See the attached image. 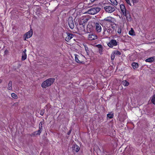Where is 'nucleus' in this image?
<instances>
[{"instance_id":"1","label":"nucleus","mask_w":155,"mask_h":155,"mask_svg":"<svg viewBox=\"0 0 155 155\" xmlns=\"http://www.w3.org/2000/svg\"><path fill=\"white\" fill-rule=\"evenodd\" d=\"M54 80L55 79L53 78H48L42 83L41 86L43 88H46L52 84L54 82Z\"/></svg>"},{"instance_id":"2","label":"nucleus","mask_w":155,"mask_h":155,"mask_svg":"<svg viewBox=\"0 0 155 155\" xmlns=\"http://www.w3.org/2000/svg\"><path fill=\"white\" fill-rule=\"evenodd\" d=\"M101 8L99 7L93 8L89 9L87 13L89 14L94 15L98 12L100 10Z\"/></svg>"},{"instance_id":"3","label":"nucleus","mask_w":155,"mask_h":155,"mask_svg":"<svg viewBox=\"0 0 155 155\" xmlns=\"http://www.w3.org/2000/svg\"><path fill=\"white\" fill-rule=\"evenodd\" d=\"M104 9L106 12L110 13L115 11L116 7L114 6H104Z\"/></svg>"},{"instance_id":"4","label":"nucleus","mask_w":155,"mask_h":155,"mask_svg":"<svg viewBox=\"0 0 155 155\" xmlns=\"http://www.w3.org/2000/svg\"><path fill=\"white\" fill-rule=\"evenodd\" d=\"M121 11V14L124 16L127 17V11L126 10L125 5L123 4H121L120 6Z\"/></svg>"},{"instance_id":"5","label":"nucleus","mask_w":155,"mask_h":155,"mask_svg":"<svg viewBox=\"0 0 155 155\" xmlns=\"http://www.w3.org/2000/svg\"><path fill=\"white\" fill-rule=\"evenodd\" d=\"M107 45L110 48H113V46H116L117 45V42L115 40L112 39L107 44Z\"/></svg>"},{"instance_id":"6","label":"nucleus","mask_w":155,"mask_h":155,"mask_svg":"<svg viewBox=\"0 0 155 155\" xmlns=\"http://www.w3.org/2000/svg\"><path fill=\"white\" fill-rule=\"evenodd\" d=\"M33 34L32 29H31L29 31L27 32L24 35V40H26L27 38H28L31 37Z\"/></svg>"},{"instance_id":"7","label":"nucleus","mask_w":155,"mask_h":155,"mask_svg":"<svg viewBox=\"0 0 155 155\" xmlns=\"http://www.w3.org/2000/svg\"><path fill=\"white\" fill-rule=\"evenodd\" d=\"M101 24L98 22H96L95 23V27L96 31L99 33L101 31Z\"/></svg>"},{"instance_id":"8","label":"nucleus","mask_w":155,"mask_h":155,"mask_svg":"<svg viewBox=\"0 0 155 155\" xmlns=\"http://www.w3.org/2000/svg\"><path fill=\"white\" fill-rule=\"evenodd\" d=\"M97 38V36L95 34H90L88 35V39L89 40L92 41L94 40Z\"/></svg>"},{"instance_id":"9","label":"nucleus","mask_w":155,"mask_h":155,"mask_svg":"<svg viewBox=\"0 0 155 155\" xmlns=\"http://www.w3.org/2000/svg\"><path fill=\"white\" fill-rule=\"evenodd\" d=\"M68 22L69 26L70 28L71 29H73L74 27V22L72 18H68Z\"/></svg>"},{"instance_id":"10","label":"nucleus","mask_w":155,"mask_h":155,"mask_svg":"<svg viewBox=\"0 0 155 155\" xmlns=\"http://www.w3.org/2000/svg\"><path fill=\"white\" fill-rule=\"evenodd\" d=\"M127 4L131 6H134L136 2V0H125Z\"/></svg>"},{"instance_id":"11","label":"nucleus","mask_w":155,"mask_h":155,"mask_svg":"<svg viewBox=\"0 0 155 155\" xmlns=\"http://www.w3.org/2000/svg\"><path fill=\"white\" fill-rule=\"evenodd\" d=\"M114 20V19L113 18L109 16L104 18V20L109 22H112Z\"/></svg>"},{"instance_id":"12","label":"nucleus","mask_w":155,"mask_h":155,"mask_svg":"<svg viewBox=\"0 0 155 155\" xmlns=\"http://www.w3.org/2000/svg\"><path fill=\"white\" fill-rule=\"evenodd\" d=\"M67 36L66 37L65 40L67 41H68L70 39H71L72 38H73V35L71 34H70L69 33H67Z\"/></svg>"},{"instance_id":"13","label":"nucleus","mask_w":155,"mask_h":155,"mask_svg":"<svg viewBox=\"0 0 155 155\" xmlns=\"http://www.w3.org/2000/svg\"><path fill=\"white\" fill-rule=\"evenodd\" d=\"M26 50L25 49L23 51L22 53L21 60L22 61H24L27 58V54H26Z\"/></svg>"},{"instance_id":"14","label":"nucleus","mask_w":155,"mask_h":155,"mask_svg":"<svg viewBox=\"0 0 155 155\" xmlns=\"http://www.w3.org/2000/svg\"><path fill=\"white\" fill-rule=\"evenodd\" d=\"M73 150L74 151L76 152H78L80 149V148L79 146H77V145H74L72 147Z\"/></svg>"},{"instance_id":"15","label":"nucleus","mask_w":155,"mask_h":155,"mask_svg":"<svg viewBox=\"0 0 155 155\" xmlns=\"http://www.w3.org/2000/svg\"><path fill=\"white\" fill-rule=\"evenodd\" d=\"M7 89L9 90L12 91V82L10 81L8 85Z\"/></svg>"},{"instance_id":"16","label":"nucleus","mask_w":155,"mask_h":155,"mask_svg":"<svg viewBox=\"0 0 155 155\" xmlns=\"http://www.w3.org/2000/svg\"><path fill=\"white\" fill-rule=\"evenodd\" d=\"M39 130H38L37 134L39 135L42 131V124L41 122H40L39 125Z\"/></svg>"},{"instance_id":"17","label":"nucleus","mask_w":155,"mask_h":155,"mask_svg":"<svg viewBox=\"0 0 155 155\" xmlns=\"http://www.w3.org/2000/svg\"><path fill=\"white\" fill-rule=\"evenodd\" d=\"M112 4L114 5H117V2L116 0H110Z\"/></svg>"},{"instance_id":"18","label":"nucleus","mask_w":155,"mask_h":155,"mask_svg":"<svg viewBox=\"0 0 155 155\" xmlns=\"http://www.w3.org/2000/svg\"><path fill=\"white\" fill-rule=\"evenodd\" d=\"M75 61L77 63H81V61H80L78 59L79 56L77 54H75Z\"/></svg>"},{"instance_id":"19","label":"nucleus","mask_w":155,"mask_h":155,"mask_svg":"<svg viewBox=\"0 0 155 155\" xmlns=\"http://www.w3.org/2000/svg\"><path fill=\"white\" fill-rule=\"evenodd\" d=\"M88 29H89V31H93V27L92 26L91 24H89L87 27V29L88 30Z\"/></svg>"},{"instance_id":"20","label":"nucleus","mask_w":155,"mask_h":155,"mask_svg":"<svg viewBox=\"0 0 155 155\" xmlns=\"http://www.w3.org/2000/svg\"><path fill=\"white\" fill-rule=\"evenodd\" d=\"M129 34L131 35H135V32L134 30L132 28H131L130 30L129 31Z\"/></svg>"},{"instance_id":"21","label":"nucleus","mask_w":155,"mask_h":155,"mask_svg":"<svg viewBox=\"0 0 155 155\" xmlns=\"http://www.w3.org/2000/svg\"><path fill=\"white\" fill-rule=\"evenodd\" d=\"M122 84L125 86H127L129 85V83L127 81L125 80L122 81Z\"/></svg>"},{"instance_id":"22","label":"nucleus","mask_w":155,"mask_h":155,"mask_svg":"<svg viewBox=\"0 0 155 155\" xmlns=\"http://www.w3.org/2000/svg\"><path fill=\"white\" fill-rule=\"evenodd\" d=\"M107 117H109V118H113L114 116L113 113L112 112H110V113L107 114Z\"/></svg>"},{"instance_id":"23","label":"nucleus","mask_w":155,"mask_h":155,"mask_svg":"<svg viewBox=\"0 0 155 155\" xmlns=\"http://www.w3.org/2000/svg\"><path fill=\"white\" fill-rule=\"evenodd\" d=\"M113 52L115 55H120L121 54V52L118 51H114Z\"/></svg>"},{"instance_id":"24","label":"nucleus","mask_w":155,"mask_h":155,"mask_svg":"<svg viewBox=\"0 0 155 155\" xmlns=\"http://www.w3.org/2000/svg\"><path fill=\"white\" fill-rule=\"evenodd\" d=\"M11 96L14 99H17L18 98V96L17 95L14 93H12L11 94Z\"/></svg>"},{"instance_id":"25","label":"nucleus","mask_w":155,"mask_h":155,"mask_svg":"<svg viewBox=\"0 0 155 155\" xmlns=\"http://www.w3.org/2000/svg\"><path fill=\"white\" fill-rule=\"evenodd\" d=\"M115 57V54L113 53H112L111 56V59L112 60H113L114 59Z\"/></svg>"},{"instance_id":"26","label":"nucleus","mask_w":155,"mask_h":155,"mask_svg":"<svg viewBox=\"0 0 155 155\" xmlns=\"http://www.w3.org/2000/svg\"><path fill=\"white\" fill-rule=\"evenodd\" d=\"M103 51V49L102 48H99V52L100 54H102V52Z\"/></svg>"},{"instance_id":"27","label":"nucleus","mask_w":155,"mask_h":155,"mask_svg":"<svg viewBox=\"0 0 155 155\" xmlns=\"http://www.w3.org/2000/svg\"><path fill=\"white\" fill-rule=\"evenodd\" d=\"M84 45L86 52L88 53L89 52V51L88 50V47L86 45Z\"/></svg>"},{"instance_id":"28","label":"nucleus","mask_w":155,"mask_h":155,"mask_svg":"<svg viewBox=\"0 0 155 155\" xmlns=\"http://www.w3.org/2000/svg\"><path fill=\"white\" fill-rule=\"evenodd\" d=\"M117 32L118 34H120L121 32V29L120 27H118L117 30Z\"/></svg>"},{"instance_id":"29","label":"nucleus","mask_w":155,"mask_h":155,"mask_svg":"<svg viewBox=\"0 0 155 155\" xmlns=\"http://www.w3.org/2000/svg\"><path fill=\"white\" fill-rule=\"evenodd\" d=\"M132 66L133 67V68L134 69H135L136 68V63L135 62H133L132 64Z\"/></svg>"},{"instance_id":"30","label":"nucleus","mask_w":155,"mask_h":155,"mask_svg":"<svg viewBox=\"0 0 155 155\" xmlns=\"http://www.w3.org/2000/svg\"><path fill=\"white\" fill-rule=\"evenodd\" d=\"M106 28L103 29V34L104 35L106 34L105 32H106Z\"/></svg>"},{"instance_id":"31","label":"nucleus","mask_w":155,"mask_h":155,"mask_svg":"<svg viewBox=\"0 0 155 155\" xmlns=\"http://www.w3.org/2000/svg\"><path fill=\"white\" fill-rule=\"evenodd\" d=\"M44 111L43 110H41L40 112V115H43L44 114Z\"/></svg>"},{"instance_id":"32","label":"nucleus","mask_w":155,"mask_h":155,"mask_svg":"<svg viewBox=\"0 0 155 155\" xmlns=\"http://www.w3.org/2000/svg\"><path fill=\"white\" fill-rule=\"evenodd\" d=\"M71 132V130H70L68 132V134L69 135Z\"/></svg>"},{"instance_id":"33","label":"nucleus","mask_w":155,"mask_h":155,"mask_svg":"<svg viewBox=\"0 0 155 155\" xmlns=\"http://www.w3.org/2000/svg\"><path fill=\"white\" fill-rule=\"evenodd\" d=\"M129 148H128V147H127L125 148V150H127Z\"/></svg>"},{"instance_id":"34","label":"nucleus","mask_w":155,"mask_h":155,"mask_svg":"<svg viewBox=\"0 0 155 155\" xmlns=\"http://www.w3.org/2000/svg\"><path fill=\"white\" fill-rule=\"evenodd\" d=\"M2 81H1L0 82V83Z\"/></svg>"}]
</instances>
